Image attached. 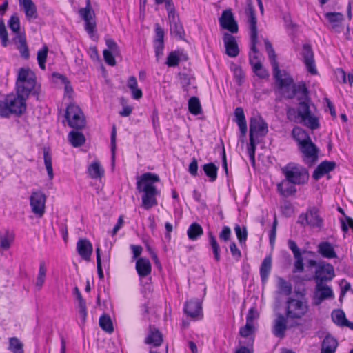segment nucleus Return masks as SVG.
Segmentation results:
<instances>
[{"instance_id":"13","label":"nucleus","mask_w":353,"mask_h":353,"mask_svg":"<svg viewBox=\"0 0 353 353\" xmlns=\"http://www.w3.org/2000/svg\"><path fill=\"white\" fill-rule=\"evenodd\" d=\"M46 196L41 191L33 192L30 197L32 212L41 218L45 213Z\"/></svg>"},{"instance_id":"58","label":"nucleus","mask_w":353,"mask_h":353,"mask_svg":"<svg viewBox=\"0 0 353 353\" xmlns=\"http://www.w3.org/2000/svg\"><path fill=\"white\" fill-rule=\"evenodd\" d=\"M103 58L107 64L111 66L116 65V61L114 59V54L110 50H104L103 52Z\"/></svg>"},{"instance_id":"22","label":"nucleus","mask_w":353,"mask_h":353,"mask_svg":"<svg viewBox=\"0 0 353 353\" xmlns=\"http://www.w3.org/2000/svg\"><path fill=\"white\" fill-rule=\"evenodd\" d=\"M336 167V163L334 161H324L321 162L314 170L312 177L318 181L326 174L332 171Z\"/></svg>"},{"instance_id":"2","label":"nucleus","mask_w":353,"mask_h":353,"mask_svg":"<svg viewBox=\"0 0 353 353\" xmlns=\"http://www.w3.org/2000/svg\"><path fill=\"white\" fill-rule=\"evenodd\" d=\"M246 14L248 17V25L250 29V63L252 65V68L255 67L256 63H261L259 59V53L256 48V44L258 42V30H257V19L255 15L254 9L249 5L247 10Z\"/></svg>"},{"instance_id":"55","label":"nucleus","mask_w":353,"mask_h":353,"mask_svg":"<svg viewBox=\"0 0 353 353\" xmlns=\"http://www.w3.org/2000/svg\"><path fill=\"white\" fill-rule=\"evenodd\" d=\"M0 39L1 41L2 46L3 47H6L8 42V36L6 26L3 20L0 21Z\"/></svg>"},{"instance_id":"56","label":"nucleus","mask_w":353,"mask_h":353,"mask_svg":"<svg viewBox=\"0 0 353 353\" xmlns=\"http://www.w3.org/2000/svg\"><path fill=\"white\" fill-rule=\"evenodd\" d=\"M278 285L280 290L284 294L288 295L292 292V285L291 284L286 281L283 278H279L278 281Z\"/></svg>"},{"instance_id":"39","label":"nucleus","mask_w":353,"mask_h":353,"mask_svg":"<svg viewBox=\"0 0 353 353\" xmlns=\"http://www.w3.org/2000/svg\"><path fill=\"white\" fill-rule=\"evenodd\" d=\"M163 341L162 335L157 330H151L149 335L145 339L148 344H152L154 346H159Z\"/></svg>"},{"instance_id":"21","label":"nucleus","mask_w":353,"mask_h":353,"mask_svg":"<svg viewBox=\"0 0 353 353\" xmlns=\"http://www.w3.org/2000/svg\"><path fill=\"white\" fill-rule=\"evenodd\" d=\"M223 42L226 54L229 57H236L239 55V49L234 37L229 33H225L223 35Z\"/></svg>"},{"instance_id":"48","label":"nucleus","mask_w":353,"mask_h":353,"mask_svg":"<svg viewBox=\"0 0 353 353\" xmlns=\"http://www.w3.org/2000/svg\"><path fill=\"white\" fill-rule=\"evenodd\" d=\"M9 345V349L12 351L13 353H23V344L17 338H10Z\"/></svg>"},{"instance_id":"51","label":"nucleus","mask_w":353,"mask_h":353,"mask_svg":"<svg viewBox=\"0 0 353 353\" xmlns=\"http://www.w3.org/2000/svg\"><path fill=\"white\" fill-rule=\"evenodd\" d=\"M234 232L236 233V237L241 243H245L247 240L248 232L245 227L243 228H241L239 225H236L234 226Z\"/></svg>"},{"instance_id":"49","label":"nucleus","mask_w":353,"mask_h":353,"mask_svg":"<svg viewBox=\"0 0 353 353\" xmlns=\"http://www.w3.org/2000/svg\"><path fill=\"white\" fill-rule=\"evenodd\" d=\"M303 254H299L294 256L295 259L292 271L294 273H301L304 271Z\"/></svg>"},{"instance_id":"38","label":"nucleus","mask_w":353,"mask_h":353,"mask_svg":"<svg viewBox=\"0 0 353 353\" xmlns=\"http://www.w3.org/2000/svg\"><path fill=\"white\" fill-rule=\"evenodd\" d=\"M88 173L91 178L98 179L103 175L104 170L98 161H94L89 165Z\"/></svg>"},{"instance_id":"24","label":"nucleus","mask_w":353,"mask_h":353,"mask_svg":"<svg viewBox=\"0 0 353 353\" xmlns=\"http://www.w3.org/2000/svg\"><path fill=\"white\" fill-rule=\"evenodd\" d=\"M19 5L23 8L26 17L29 21L37 19V6L32 0H19Z\"/></svg>"},{"instance_id":"47","label":"nucleus","mask_w":353,"mask_h":353,"mask_svg":"<svg viewBox=\"0 0 353 353\" xmlns=\"http://www.w3.org/2000/svg\"><path fill=\"white\" fill-rule=\"evenodd\" d=\"M48 48L46 46H43L42 49L38 51L37 53V61L41 69L45 70L46 69V61L47 59V54H48Z\"/></svg>"},{"instance_id":"40","label":"nucleus","mask_w":353,"mask_h":353,"mask_svg":"<svg viewBox=\"0 0 353 353\" xmlns=\"http://www.w3.org/2000/svg\"><path fill=\"white\" fill-rule=\"evenodd\" d=\"M332 319L333 322L340 327H343L347 322L345 312L341 310H335L332 312Z\"/></svg>"},{"instance_id":"61","label":"nucleus","mask_w":353,"mask_h":353,"mask_svg":"<svg viewBox=\"0 0 353 353\" xmlns=\"http://www.w3.org/2000/svg\"><path fill=\"white\" fill-rule=\"evenodd\" d=\"M105 43L108 48L107 50H110V51H112L114 52V55H118L119 54V52H120L119 48L118 45L117 44V43L112 39H110V38L106 39Z\"/></svg>"},{"instance_id":"27","label":"nucleus","mask_w":353,"mask_h":353,"mask_svg":"<svg viewBox=\"0 0 353 353\" xmlns=\"http://www.w3.org/2000/svg\"><path fill=\"white\" fill-rule=\"evenodd\" d=\"M234 117L235 121L239 128L241 136L245 137L247 133L248 128L243 109L241 107L236 108L234 110Z\"/></svg>"},{"instance_id":"36","label":"nucleus","mask_w":353,"mask_h":353,"mask_svg":"<svg viewBox=\"0 0 353 353\" xmlns=\"http://www.w3.org/2000/svg\"><path fill=\"white\" fill-rule=\"evenodd\" d=\"M14 235L9 232H6L5 234H0V252L8 250L13 242Z\"/></svg>"},{"instance_id":"20","label":"nucleus","mask_w":353,"mask_h":353,"mask_svg":"<svg viewBox=\"0 0 353 353\" xmlns=\"http://www.w3.org/2000/svg\"><path fill=\"white\" fill-rule=\"evenodd\" d=\"M168 20L170 24L171 34L179 39H182L184 36V30L179 21V17L174 10H170L168 12Z\"/></svg>"},{"instance_id":"32","label":"nucleus","mask_w":353,"mask_h":353,"mask_svg":"<svg viewBox=\"0 0 353 353\" xmlns=\"http://www.w3.org/2000/svg\"><path fill=\"white\" fill-rule=\"evenodd\" d=\"M272 269V258L270 256H266L260 267V276L263 283H265Z\"/></svg>"},{"instance_id":"33","label":"nucleus","mask_w":353,"mask_h":353,"mask_svg":"<svg viewBox=\"0 0 353 353\" xmlns=\"http://www.w3.org/2000/svg\"><path fill=\"white\" fill-rule=\"evenodd\" d=\"M294 185L284 180L277 184V190L282 196L288 197L296 193V189Z\"/></svg>"},{"instance_id":"12","label":"nucleus","mask_w":353,"mask_h":353,"mask_svg":"<svg viewBox=\"0 0 353 353\" xmlns=\"http://www.w3.org/2000/svg\"><path fill=\"white\" fill-rule=\"evenodd\" d=\"M299 149L301 152L303 161L306 164L312 165L316 163L319 150L312 140L303 143L302 145L299 146Z\"/></svg>"},{"instance_id":"6","label":"nucleus","mask_w":353,"mask_h":353,"mask_svg":"<svg viewBox=\"0 0 353 353\" xmlns=\"http://www.w3.org/2000/svg\"><path fill=\"white\" fill-rule=\"evenodd\" d=\"M309 311L308 302L305 298L290 297L286 301L285 316L288 319H301Z\"/></svg>"},{"instance_id":"59","label":"nucleus","mask_w":353,"mask_h":353,"mask_svg":"<svg viewBox=\"0 0 353 353\" xmlns=\"http://www.w3.org/2000/svg\"><path fill=\"white\" fill-rule=\"evenodd\" d=\"M254 324L246 323L244 327L240 329L239 334L242 337H248L254 332Z\"/></svg>"},{"instance_id":"44","label":"nucleus","mask_w":353,"mask_h":353,"mask_svg":"<svg viewBox=\"0 0 353 353\" xmlns=\"http://www.w3.org/2000/svg\"><path fill=\"white\" fill-rule=\"evenodd\" d=\"M47 268L44 261H41L39 264V273L37 277L36 286L41 289L43 286L46 276Z\"/></svg>"},{"instance_id":"5","label":"nucleus","mask_w":353,"mask_h":353,"mask_svg":"<svg viewBox=\"0 0 353 353\" xmlns=\"http://www.w3.org/2000/svg\"><path fill=\"white\" fill-rule=\"evenodd\" d=\"M265 46L273 68L274 77L279 87L284 88L290 85L293 82L292 78L285 71H281L279 70V63L276 61V53L271 43L267 39L265 40Z\"/></svg>"},{"instance_id":"64","label":"nucleus","mask_w":353,"mask_h":353,"mask_svg":"<svg viewBox=\"0 0 353 353\" xmlns=\"http://www.w3.org/2000/svg\"><path fill=\"white\" fill-rule=\"evenodd\" d=\"M154 48L157 59H159L163 54L164 42H154Z\"/></svg>"},{"instance_id":"34","label":"nucleus","mask_w":353,"mask_h":353,"mask_svg":"<svg viewBox=\"0 0 353 353\" xmlns=\"http://www.w3.org/2000/svg\"><path fill=\"white\" fill-rule=\"evenodd\" d=\"M292 137L298 143V145H301L303 143H305L311 140L309 134L300 127H295L292 130Z\"/></svg>"},{"instance_id":"35","label":"nucleus","mask_w":353,"mask_h":353,"mask_svg":"<svg viewBox=\"0 0 353 353\" xmlns=\"http://www.w3.org/2000/svg\"><path fill=\"white\" fill-rule=\"evenodd\" d=\"M203 234V230L201 225L197 223H192L187 230L188 236L191 241H196Z\"/></svg>"},{"instance_id":"43","label":"nucleus","mask_w":353,"mask_h":353,"mask_svg":"<svg viewBox=\"0 0 353 353\" xmlns=\"http://www.w3.org/2000/svg\"><path fill=\"white\" fill-rule=\"evenodd\" d=\"M209 243L212 249L214 259L216 261H219L221 259L220 256V247L217 243L216 237L213 235L212 232H208Z\"/></svg>"},{"instance_id":"16","label":"nucleus","mask_w":353,"mask_h":353,"mask_svg":"<svg viewBox=\"0 0 353 353\" xmlns=\"http://www.w3.org/2000/svg\"><path fill=\"white\" fill-rule=\"evenodd\" d=\"M334 294L332 288L325 283H316L314 293V301L315 305H319L325 299H332Z\"/></svg>"},{"instance_id":"10","label":"nucleus","mask_w":353,"mask_h":353,"mask_svg":"<svg viewBox=\"0 0 353 353\" xmlns=\"http://www.w3.org/2000/svg\"><path fill=\"white\" fill-rule=\"evenodd\" d=\"M298 223L303 226L307 225L312 228H321L323 220L319 214V210L315 208H309L305 214L299 216Z\"/></svg>"},{"instance_id":"50","label":"nucleus","mask_w":353,"mask_h":353,"mask_svg":"<svg viewBox=\"0 0 353 353\" xmlns=\"http://www.w3.org/2000/svg\"><path fill=\"white\" fill-rule=\"evenodd\" d=\"M44 163L50 179L54 177L52 157L48 152L44 151Z\"/></svg>"},{"instance_id":"14","label":"nucleus","mask_w":353,"mask_h":353,"mask_svg":"<svg viewBox=\"0 0 353 353\" xmlns=\"http://www.w3.org/2000/svg\"><path fill=\"white\" fill-rule=\"evenodd\" d=\"M268 125L261 118L252 117L250 121V142L254 141L255 138L264 137L268 133Z\"/></svg>"},{"instance_id":"4","label":"nucleus","mask_w":353,"mask_h":353,"mask_svg":"<svg viewBox=\"0 0 353 353\" xmlns=\"http://www.w3.org/2000/svg\"><path fill=\"white\" fill-rule=\"evenodd\" d=\"M281 172L285 181L293 185H304L309 180L308 171L302 165L295 163H289L281 168Z\"/></svg>"},{"instance_id":"8","label":"nucleus","mask_w":353,"mask_h":353,"mask_svg":"<svg viewBox=\"0 0 353 353\" xmlns=\"http://www.w3.org/2000/svg\"><path fill=\"white\" fill-rule=\"evenodd\" d=\"M314 105L310 103V101H301L298 108V116L301 118V122L311 130H316L319 128L318 117L313 113L312 108Z\"/></svg>"},{"instance_id":"18","label":"nucleus","mask_w":353,"mask_h":353,"mask_svg":"<svg viewBox=\"0 0 353 353\" xmlns=\"http://www.w3.org/2000/svg\"><path fill=\"white\" fill-rule=\"evenodd\" d=\"M302 56L303 62L306 66L307 71L312 74H316L317 70L316 68L314 53L312 47L309 44H304L303 46Z\"/></svg>"},{"instance_id":"30","label":"nucleus","mask_w":353,"mask_h":353,"mask_svg":"<svg viewBox=\"0 0 353 353\" xmlns=\"http://www.w3.org/2000/svg\"><path fill=\"white\" fill-rule=\"evenodd\" d=\"M318 252L325 258L334 259L337 255L332 245L327 241L321 242L318 245Z\"/></svg>"},{"instance_id":"31","label":"nucleus","mask_w":353,"mask_h":353,"mask_svg":"<svg viewBox=\"0 0 353 353\" xmlns=\"http://www.w3.org/2000/svg\"><path fill=\"white\" fill-rule=\"evenodd\" d=\"M74 291L78 301L79 313L82 322L84 323L88 315L86 303L77 287L74 288Z\"/></svg>"},{"instance_id":"41","label":"nucleus","mask_w":353,"mask_h":353,"mask_svg":"<svg viewBox=\"0 0 353 353\" xmlns=\"http://www.w3.org/2000/svg\"><path fill=\"white\" fill-rule=\"evenodd\" d=\"M188 109L191 114L198 115L201 112V105L199 98L192 97L188 101Z\"/></svg>"},{"instance_id":"11","label":"nucleus","mask_w":353,"mask_h":353,"mask_svg":"<svg viewBox=\"0 0 353 353\" xmlns=\"http://www.w3.org/2000/svg\"><path fill=\"white\" fill-rule=\"evenodd\" d=\"M334 276V267L330 263L321 262L316 268L314 279L316 283H325L332 281Z\"/></svg>"},{"instance_id":"62","label":"nucleus","mask_w":353,"mask_h":353,"mask_svg":"<svg viewBox=\"0 0 353 353\" xmlns=\"http://www.w3.org/2000/svg\"><path fill=\"white\" fill-rule=\"evenodd\" d=\"M255 74L261 79H265L268 77V72L265 70L261 63H256L255 67L253 68Z\"/></svg>"},{"instance_id":"60","label":"nucleus","mask_w":353,"mask_h":353,"mask_svg":"<svg viewBox=\"0 0 353 353\" xmlns=\"http://www.w3.org/2000/svg\"><path fill=\"white\" fill-rule=\"evenodd\" d=\"M165 32L159 23L155 24V38L154 42H164Z\"/></svg>"},{"instance_id":"53","label":"nucleus","mask_w":353,"mask_h":353,"mask_svg":"<svg viewBox=\"0 0 353 353\" xmlns=\"http://www.w3.org/2000/svg\"><path fill=\"white\" fill-rule=\"evenodd\" d=\"M19 42L20 46H19V49L20 50L21 54L25 59H28L29 57V51L28 48L26 44V41L24 37L19 35L18 37Z\"/></svg>"},{"instance_id":"52","label":"nucleus","mask_w":353,"mask_h":353,"mask_svg":"<svg viewBox=\"0 0 353 353\" xmlns=\"http://www.w3.org/2000/svg\"><path fill=\"white\" fill-rule=\"evenodd\" d=\"M8 26L10 30L18 34L20 30V21L19 18L16 15H12L8 21Z\"/></svg>"},{"instance_id":"17","label":"nucleus","mask_w":353,"mask_h":353,"mask_svg":"<svg viewBox=\"0 0 353 353\" xmlns=\"http://www.w3.org/2000/svg\"><path fill=\"white\" fill-rule=\"evenodd\" d=\"M219 21L220 26L223 29L227 30L231 33L238 32V23L235 21L234 15L230 9L223 11Z\"/></svg>"},{"instance_id":"25","label":"nucleus","mask_w":353,"mask_h":353,"mask_svg":"<svg viewBox=\"0 0 353 353\" xmlns=\"http://www.w3.org/2000/svg\"><path fill=\"white\" fill-rule=\"evenodd\" d=\"M184 311L188 316L192 318L199 316L202 312L201 302L199 299H192L187 301Z\"/></svg>"},{"instance_id":"19","label":"nucleus","mask_w":353,"mask_h":353,"mask_svg":"<svg viewBox=\"0 0 353 353\" xmlns=\"http://www.w3.org/2000/svg\"><path fill=\"white\" fill-rule=\"evenodd\" d=\"M286 316L282 314H278L276 318L274 320L272 325V334L280 339H283L288 329Z\"/></svg>"},{"instance_id":"3","label":"nucleus","mask_w":353,"mask_h":353,"mask_svg":"<svg viewBox=\"0 0 353 353\" xmlns=\"http://www.w3.org/2000/svg\"><path fill=\"white\" fill-rule=\"evenodd\" d=\"M36 78L33 72L28 68H20L16 82L17 93L26 99L32 93L35 94Z\"/></svg>"},{"instance_id":"46","label":"nucleus","mask_w":353,"mask_h":353,"mask_svg":"<svg viewBox=\"0 0 353 353\" xmlns=\"http://www.w3.org/2000/svg\"><path fill=\"white\" fill-rule=\"evenodd\" d=\"M325 17L332 24L333 28L338 26L343 20V15L340 12H327Z\"/></svg>"},{"instance_id":"57","label":"nucleus","mask_w":353,"mask_h":353,"mask_svg":"<svg viewBox=\"0 0 353 353\" xmlns=\"http://www.w3.org/2000/svg\"><path fill=\"white\" fill-rule=\"evenodd\" d=\"M179 63V57L176 52H170L167 58L166 64L170 67H175Z\"/></svg>"},{"instance_id":"23","label":"nucleus","mask_w":353,"mask_h":353,"mask_svg":"<svg viewBox=\"0 0 353 353\" xmlns=\"http://www.w3.org/2000/svg\"><path fill=\"white\" fill-rule=\"evenodd\" d=\"M92 245L86 239H79L77 243V250L79 254L85 260H90L92 253Z\"/></svg>"},{"instance_id":"15","label":"nucleus","mask_w":353,"mask_h":353,"mask_svg":"<svg viewBox=\"0 0 353 353\" xmlns=\"http://www.w3.org/2000/svg\"><path fill=\"white\" fill-rule=\"evenodd\" d=\"M79 13L85 22V30L90 35V37H92L96 28V22L94 19V13L91 8L90 2L89 0L87 2L86 7L81 8L79 11Z\"/></svg>"},{"instance_id":"37","label":"nucleus","mask_w":353,"mask_h":353,"mask_svg":"<svg viewBox=\"0 0 353 353\" xmlns=\"http://www.w3.org/2000/svg\"><path fill=\"white\" fill-rule=\"evenodd\" d=\"M68 139L70 143L74 147H79L84 144L85 139L83 133L72 131L68 134Z\"/></svg>"},{"instance_id":"54","label":"nucleus","mask_w":353,"mask_h":353,"mask_svg":"<svg viewBox=\"0 0 353 353\" xmlns=\"http://www.w3.org/2000/svg\"><path fill=\"white\" fill-rule=\"evenodd\" d=\"M288 247L289 248L292 250V253H293V255H296V254H310L312 256H314L315 253L312 251H306V250H303L302 252L299 250V248H298L296 243L295 241H294L293 240H289L288 241Z\"/></svg>"},{"instance_id":"42","label":"nucleus","mask_w":353,"mask_h":353,"mask_svg":"<svg viewBox=\"0 0 353 353\" xmlns=\"http://www.w3.org/2000/svg\"><path fill=\"white\" fill-rule=\"evenodd\" d=\"M203 169L211 182H214L216 179L218 168L213 163L205 164Z\"/></svg>"},{"instance_id":"45","label":"nucleus","mask_w":353,"mask_h":353,"mask_svg":"<svg viewBox=\"0 0 353 353\" xmlns=\"http://www.w3.org/2000/svg\"><path fill=\"white\" fill-rule=\"evenodd\" d=\"M99 325L102 330L108 333H112L114 330L112 322L108 315H103L100 317Z\"/></svg>"},{"instance_id":"26","label":"nucleus","mask_w":353,"mask_h":353,"mask_svg":"<svg viewBox=\"0 0 353 353\" xmlns=\"http://www.w3.org/2000/svg\"><path fill=\"white\" fill-rule=\"evenodd\" d=\"M136 270L141 279L150 275L152 271L150 261L146 258H139L136 262Z\"/></svg>"},{"instance_id":"7","label":"nucleus","mask_w":353,"mask_h":353,"mask_svg":"<svg viewBox=\"0 0 353 353\" xmlns=\"http://www.w3.org/2000/svg\"><path fill=\"white\" fill-rule=\"evenodd\" d=\"M26 99L17 94L15 96H8L3 101L0 110V117H8L11 114L17 115L22 114L26 110Z\"/></svg>"},{"instance_id":"63","label":"nucleus","mask_w":353,"mask_h":353,"mask_svg":"<svg viewBox=\"0 0 353 353\" xmlns=\"http://www.w3.org/2000/svg\"><path fill=\"white\" fill-rule=\"evenodd\" d=\"M180 83L185 91L188 90V87L190 85V78L186 74H179Z\"/></svg>"},{"instance_id":"9","label":"nucleus","mask_w":353,"mask_h":353,"mask_svg":"<svg viewBox=\"0 0 353 353\" xmlns=\"http://www.w3.org/2000/svg\"><path fill=\"white\" fill-rule=\"evenodd\" d=\"M65 117L70 128L81 129L85 125V119L81 108L73 103L68 105Z\"/></svg>"},{"instance_id":"28","label":"nucleus","mask_w":353,"mask_h":353,"mask_svg":"<svg viewBox=\"0 0 353 353\" xmlns=\"http://www.w3.org/2000/svg\"><path fill=\"white\" fill-rule=\"evenodd\" d=\"M292 85V92L288 96V98H292L294 95H297L299 100L301 101H310L308 98V91L305 84L301 83L297 85H294L293 83L290 85ZM286 87V88H289ZM283 88H285L284 87Z\"/></svg>"},{"instance_id":"29","label":"nucleus","mask_w":353,"mask_h":353,"mask_svg":"<svg viewBox=\"0 0 353 353\" xmlns=\"http://www.w3.org/2000/svg\"><path fill=\"white\" fill-rule=\"evenodd\" d=\"M337 347L336 339L331 335H327L322 342L321 353H335Z\"/></svg>"},{"instance_id":"1","label":"nucleus","mask_w":353,"mask_h":353,"mask_svg":"<svg viewBox=\"0 0 353 353\" xmlns=\"http://www.w3.org/2000/svg\"><path fill=\"white\" fill-rule=\"evenodd\" d=\"M159 181V175L152 172H145L137 177V190L143 193L142 206L145 210H150L157 205L156 197L159 192L154 184Z\"/></svg>"}]
</instances>
